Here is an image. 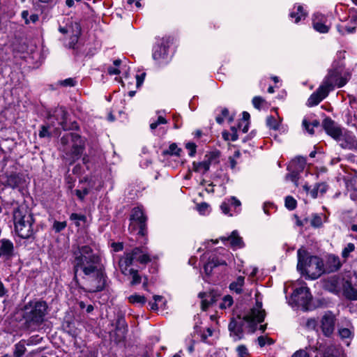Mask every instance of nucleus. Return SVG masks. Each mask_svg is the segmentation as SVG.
Wrapping results in <instances>:
<instances>
[{"mask_svg": "<svg viewBox=\"0 0 357 357\" xmlns=\"http://www.w3.org/2000/svg\"><path fill=\"white\" fill-rule=\"evenodd\" d=\"M71 264L74 280L79 275L85 280L87 291L98 292L106 285V273L99 255L89 245L73 246Z\"/></svg>", "mask_w": 357, "mask_h": 357, "instance_id": "f257e3e1", "label": "nucleus"}, {"mask_svg": "<svg viewBox=\"0 0 357 357\" xmlns=\"http://www.w3.org/2000/svg\"><path fill=\"white\" fill-rule=\"evenodd\" d=\"M265 311L261 309V303L257 304L256 307L250 310V312L242 317L238 314L232 317L228 325L230 335L234 341H238L243 337V327L248 324L250 333H254L257 328V324L261 323L265 318Z\"/></svg>", "mask_w": 357, "mask_h": 357, "instance_id": "f03ea898", "label": "nucleus"}, {"mask_svg": "<svg viewBox=\"0 0 357 357\" xmlns=\"http://www.w3.org/2000/svg\"><path fill=\"white\" fill-rule=\"evenodd\" d=\"M47 304L43 301H31L25 305L22 311V328L29 331H36L45 321Z\"/></svg>", "mask_w": 357, "mask_h": 357, "instance_id": "7ed1b4c3", "label": "nucleus"}, {"mask_svg": "<svg viewBox=\"0 0 357 357\" xmlns=\"http://www.w3.org/2000/svg\"><path fill=\"white\" fill-rule=\"evenodd\" d=\"M297 254V268L301 271L303 274H305L311 279H317L324 273V262L321 258L317 256L310 255V254L303 248L299 249Z\"/></svg>", "mask_w": 357, "mask_h": 357, "instance_id": "20e7f679", "label": "nucleus"}, {"mask_svg": "<svg viewBox=\"0 0 357 357\" xmlns=\"http://www.w3.org/2000/svg\"><path fill=\"white\" fill-rule=\"evenodd\" d=\"M15 230L22 238H29L33 234L34 220L32 213L26 206H20L14 211Z\"/></svg>", "mask_w": 357, "mask_h": 357, "instance_id": "39448f33", "label": "nucleus"}, {"mask_svg": "<svg viewBox=\"0 0 357 357\" xmlns=\"http://www.w3.org/2000/svg\"><path fill=\"white\" fill-rule=\"evenodd\" d=\"M63 151L66 155H70L73 161L78 159L84 149V142L79 135L68 132L63 135L61 139Z\"/></svg>", "mask_w": 357, "mask_h": 357, "instance_id": "423d86ee", "label": "nucleus"}, {"mask_svg": "<svg viewBox=\"0 0 357 357\" xmlns=\"http://www.w3.org/2000/svg\"><path fill=\"white\" fill-rule=\"evenodd\" d=\"M342 69L340 66H333L321 84L325 85V88L329 91L333 90L335 86H343L347 80L342 76Z\"/></svg>", "mask_w": 357, "mask_h": 357, "instance_id": "0eeeda50", "label": "nucleus"}, {"mask_svg": "<svg viewBox=\"0 0 357 357\" xmlns=\"http://www.w3.org/2000/svg\"><path fill=\"white\" fill-rule=\"evenodd\" d=\"M130 225L128 229L130 232H134L138 229V234L140 236H144L146 227V217L144 215L142 210L136 207L132 211L130 217Z\"/></svg>", "mask_w": 357, "mask_h": 357, "instance_id": "6e6552de", "label": "nucleus"}, {"mask_svg": "<svg viewBox=\"0 0 357 357\" xmlns=\"http://www.w3.org/2000/svg\"><path fill=\"white\" fill-rule=\"evenodd\" d=\"M115 330L113 333H110V335L116 342H121L126 339L128 332V325L125 320L124 315L119 312L116 314V318L114 324Z\"/></svg>", "mask_w": 357, "mask_h": 357, "instance_id": "1a4fd4ad", "label": "nucleus"}, {"mask_svg": "<svg viewBox=\"0 0 357 357\" xmlns=\"http://www.w3.org/2000/svg\"><path fill=\"white\" fill-rule=\"evenodd\" d=\"M134 260L142 264H146L151 261V258L142 248H135L130 252L127 253L126 255V266L132 265Z\"/></svg>", "mask_w": 357, "mask_h": 357, "instance_id": "9d476101", "label": "nucleus"}, {"mask_svg": "<svg viewBox=\"0 0 357 357\" xmlns=\"http://www.w3.org/2000/svg\"><path fill=\"white\" fill-rule=\"evenodd\" d=\"M336 318L335 314L328 311L326 312L321 319V331L325 336L330 337L334 332Z\"/></svg>", "mask_w": 357, "mask_h": 357, "instance_id": "9b49d317", "label": "nucleus"}, {"mask_svg": "<svg viewBox=\"0 0 357 357\" xmlns=\"http://www.w3.org/2000/svg\"><path fill=\"white\" fill-rule=\"evenodd\" d=\"M343 280H344V278H340L336 275L330 277L324 281V287L330 292L338 294L342 291Z\"/></svg>", "mask_w": 357, "mask_h": 357, "instance_id": "f8f14e48", "label": "nucleus"}, {"mask_svg": "<svg viewBox=\"0 0 357 357\" xmlns=\"http://www.w3.org/2000/svg\"><path fill=\"white\" fill-rule=\"evenodd\" d=\"M294 301L301 305H307L312 298L309 288L302 287L294 290L292 294Z\"/></svg>", "mask_w": 357, "mask_h": 357, "instance_id": "ddd939ff", "label": "nucleus"}, {"mask_svg": "<svg viewBox=\"0 0 357 357\" xmlns=\"http://www.w3.org/2000/svg\"><path fill=\"white\" fill-rule=\"evenodd\" d=\"M322 125L327 134L335 140L340 139L342 135V129L331 119L326 118Z\"/></svg>", "mask_w": 357, "mask_h": 357, "instance_id": "4468645a", "label": "nucleus"}, {"mask_svg": "<svg viewBox=\"0 0 357 357\" xmlns=\"http://www.w3.org/2000/svg\"><path fill=\"white\" fill-rule=\"evenodd\" d=\"M342 295L348 300L357 301V287L352 283L351 280L344 278L342 284Z\"/></svg>", "mask_w": 357, "mask_h": 357, "instance_id": "2eb2a0df", "label": "nucleus"}, {"mask_svg": "<svg viewBox=\"0 0 357 357\" xmlns=\"http://www.w3.org/2000/svg\"><path fill=\"white\" fill-rule=\"evenodd\" d=\"M330 91L325 88V85L321 84L319 87L314 91L307 100L308 106L317 105L322 100H324Z\"/></svg>", "mask_w": 357, "mask_h": 357, "instance_id": "dca6fc26", "label": "nucleus"}, {"mask_svg": "<svg viewBox=\"0 0 357 357\" xmlns=\"http://www.w3.org/2000/svg\"><path fill=\"white\" fill-rule=\"evenodd\" d=\"M68 112L64 107H56L52 114H49L48 118L51 119L54 118L58 121V123L61 126L62 128L66 130L68 128L66 125Z\"/></svg>", "mask_w": 357, "mask_h": 357, "instance_id": "f3484780", "label": "nucleus"}, {"mask_svg": "<svg viewBox=\"0 0 357 357\" xmlns=\"http://www.w3.org/2000/svg\"><path fill=\"white\" fill-rule=\"evenodd\" d=\"M342 138L340 137L341 141L340 146L343 149H354L357 147V140L353 135L350 133H345L342 135Z\"/></svg>", "mask_w": 357, "mask_h": 357, "instance_id": "a211bd4d", "label": "nucleus"}, {"mask_svg": "<svg viewBox=\"0 0 357 357\" xmlns=\"http://www.w3.org/2000/svg\"><path fill=\"white\" fill-rule=\"evenodd\" d=\"M0 257L4 256L7 258H10L13 255V243L6 238H3L0 241Z\"/></svg>", "mask_w": 357, "mask_h": 357, "instance_id": "6ab92c4d", "label": "nucleus"}, {"mask_svg": "<svg viewBox=\"0 0 357 357\" xmlns=\"http://www.w3.org/2000/svg\"><path fill=\"white\" fill-rule=\"evenodd\" d=\"M220 239L222 241H229L232 247L241 248L244 245L242 238L239 236L237 231H233L229 236L221 237Z\"/></svg>", "mask_w": 357, "mask_h": 357, "instance_id": "aec40b11", "label": "nucleus"}, {"mask_svg": "<svg viewBox=\"0 0 357 357\" xmlns=\"http://www.w3.org/2000/svg\"><path fill=\"white\" fill-rule=\"evenodd\" d=\"M350 25L342 26L337 25V29L339 33L342 35L347 33H352L356 31L357 25V17L353 16L350 20Z\"/></svg>", "mask_w": 357, "mask_h": 357, "instance_id": "412c9836", "label": "nucleus"}, {"mask_svg": "<svg viewBox=\"0 0 357 357\" xmlns=\"http://www.w3.org/2000/svg\"><path fill=\"white\" fill-rule=\"evenodd\" d=\"M326 266L329 272H335L341 268L342 263L337 256L331 255L328 256Z\"/></svg>", "mask_w": 357, "mask_h": 357, "instance_id": "4be33fe9", "label": "nucleus"}, {"mask_svg": "<svg viewBox=\"0 0 357 357\" xmlns=\"http://www.w3.org/2000/svg\"><path fill=\"white\" fill-rule=\"evenodd\" d=\"M22 183V176L19 174L12 173L7 176L6 185L12 188L19 187Z\"/></svg>", "mask_w": 357, "mask_h": 357, "instance_id": "5701e85b", "label": "nucleus"}, {"mask_svg": "<svg viewBox=\"0 0 357 357\" xmlns=\"http://www.w3.org/2000/svg\"><path fill=\"white\" fill-rule=\"evenodd\" d=\"M320 357H343V354L339 348L331 344L326 347Z\"/></svg>", "mask_w": 357, "mask_h": 357, "instance_id": "b1692460", "label": "nucleus"}, {"mask_svg": "<svg viewBox=\"0 0 357 357\" xmlns=\"http://www.w3.org/2000/svg\"><path fill=\"white\" fill-rule=\"evenodd\" d=\"M168 52L167 47L165 45H158L154 47L153 58L154 60L159 61L165 59Z\"/></svg>", "mask_w": 357, "mask_h": 357, "instance_id": "393cba45", "label": "nucleus"}, {"mask_svg": "<svg viewBox=\"0 0 357 357\" xmlns=\"http://www.w3.org/2000/svg\"><path fill=\"white\" fill-rule=\"evenodd\" d=\"M245 278L243 276H238L236 280L229 284L230 290L239 294L243 291L242 287L244 285Z\"/></svg>", "mask_w": 357, "mask_h": 357, "instance_id": "a878e982", "label": "nucleus"}, {"mask_svg": "<svg viewBox=\"0 0 357 357\" xmlns=\"http://www.w3.org/2000/svg\"><path fill=\"white\" fill-rule=\"evenodd\" d=\"M73 26L75 29V33L70 38V42L68 44L70 48H75V45L78 42L79 36L81 32V29L79 24L75 22Z\"/></svg>", "mask_w": 357, "mask_h": 357, "instance_id": "bb28decb", "label": "nucleus"}, {"mask_svg": "<svg viewBox=\"0 0 357 357\" xmlns=\"http://www.w3.org/2000/svg\"><path fill=\"white\" fill-rule=\"evenodd\" d=\"M210 165H211V161L209 160H204L201 162H194L192 164L194 171L199 172L202 169H204V172H207L209 169Z\"/></svg>", "mask_w": 357, "mask_h": 357, "instance_id": "cd10ccee", "label": "nucleus"}, {"mask_svg": "<svg viewBox=\"0 0 357 357\" xmlns=\"http://www.w3.org/2000/svg\"><path fill=\"white\" fill-rule=\"evenodd\" d=\"M181 152V149L177 146L176 144L172 143L169 145L168 149L162 151V155H179Z\"/></svg>", "mask_w": 357, "mask_h": 357, "instance_id": "c85d7f7f", "label": "nucleus"}, {"mask_svg": "<svg viewBox=\"0 0 357 357\" xmlns=\"http://www.w3.org/2000/svg\"><path fill=\"white\" fill-rule=\"evenodd\" d=\"M26 347L22 342H18L15 345L14 356L15 357H21L26 352Z\"/></svg>", "mask_w": 357, "mask_h": 357, "instance_id": "c756f323", "label": "nucleus"}, {"mask_svg": "<svg viewBox=\"0 0 357 357\" xmlns=\"http://www.w3.org/2000/svg\"><path fill=\"white\" fill-rule=\"evenodd\" d=\"M199 297L200 298H206L208 300V302L212 305L217 301L216 294L214 291H210L209 293L206 292H200L199 294Z\"/></svg>", "mask_w": 357, "mask_h": 357, "instance_id": "7c9ffc66", "label": "nucleus"}, {"mask_svg": "<svg viewBox=\"0 0 357 357\" xmlns=\"http://www.w3.org/2000/svg\"><path fill=\"white\" fill-rule=\"evenodd\" d=\"M129 274L132 275V281L130 282L131 285H136L141 282L142 278L138 274V271L135 269H129Z\"/></svg>", "mask_w": 357, "mask_h": 357, "instance_id": "2f4dec72", "label": "nucleus"}, {"mask_svg": "<svg viewBox=\"0 0 357 357\" xmlns=\"http://www.w3.org/2000/svg\"><path fill=\"white\" fill-rule=\"evenodd\" d=\"M266 125L269 128L273 129L275 130L279 128V123L278 120L272 116H269L267 117Z\"/></svg>", "mask_w": 357, "mask_h": 357, "instance_id": "473e14b6", "label": "nucleus"}, {"mask_svg": "<svg viewBox=\"0 0 357 357\" xmlns=\"http://www.w3.org/2000/svg\"><path fill=\"white\" fill-rule=\"evenodd\" d=\"M354 250L355 245L352 243H348L342 252V257L346 260L349 257L350 253L354 252Z\"/></svg>", "mask_w": 357, "mask_h": 357, "instance_id": "72a5a7b5", "label": "nucleus"}, {"mask_svg": "<svg viewBox=\"0 0 357 357\" xmlns=\"http://www.w3.org/2000/svg\"><path fill=\"white\" fill-rule=\"evenodd\" d=\"M70 219L73 221H75V225L79 227L80 225L79 221L85 222L86 220V217L84 215L73 213L70 215Z\"/></svg>", "mask_w": 357, "mask_h": 357, "instance_id": "f704fd0d", "label": "nucleus"}, {"mask_svg": "<svg viewBox=\"0 0 357 357\" xmlns=\"http://www.w3.org/2000/svg\"><path fill=\"white\" fill-rule=\"evenodd\" d=\"M129 301L132 303H139L141 305L146 303V298L140 295H132L129 298Z\"/></svg>", "mask_w": 357, "mask_h": 357, "instance_id": "c9c22d12", "label": "nucleus"}, {"mask_svg": "<svg viewBox=\"0 0 357 357\" xmlns=\"http://www.w3.org/2000/svg\"><path fill=\"white\" fill-rule=\"evenodd\" d=\"M233 298L229 295H227L222 298V302L220 304V308L226 309L229 307L233 304Z\"/></svg>", "mask_w": 357, "mask_h": 357, "instance_id": "e433bc0d", "label": "nucleus"}, {"mask_svg": "<svg viewBox=\"0 0 357 357\" xmlns=\"http://www.w3.org/2000/svg\"><path fill=\"white\" fill-rule=\"evenodd\" d=\"M313 27L316 31L322 33H327L329 30L328 26L319 22H314Z\"/></svg>", "mask_w": 357, "mask_h": 357, "instance_id": "4c0bfd02", "label": "nucleus"}, {"mask_svg": "<svg viewBox=\"0 0 357 357\" xmlns=\"http://www.w3.org/2000/svg\"><path fill=\"white\" fill-rule=\"evenodd\" d=\"M296 200L291 196L285 198V206L289 210H294L296 207Z\"/></svg>", "mask_w": 357, "mask_h": 357, "instance_id": "58836bf2", "label": "nucleus"}, {"mask_svg": "<svg viewBox=\"0 0 357 357\" xmlns=\"http://www.w3.org/2000/svg\"><path fill=\"white\" fill-rule=\"evenodd\" d=\"M209 264L212 266V268H215V267H217L218 266H226L227 265V263L224 260H220L219 259H218L217 257H212L208 261Z\"/></svg>", "mask_w": 357, "mask_h": 357, "instance_id": "ea45409f", "label": "nucleus"}, {"mask_svg": "<svg viewBox=\"0 0 357 357\" xmlns=\"http://www.w3.org/2000/svg\"><path fill=\"white\" fill-rule=\"evenodd\" d=\"M50 126L43 125L40 127V130L39 131L38 135L40 138L43 137H51V133L49 132Z\"/></svg>", "mask_w": 357, "mask_h": 357, "instance_id": "a19ab883", "label": "nucleus"}, {"mask_svg": "<svg viewBox=\"0 0 357 357\" xmlns=\"http://www.w3.org/2000/svg\"><path fill=\"white\" fill-rule=\"evenodd\" d=\"M298 13L292 12L290 14V17L292 18H295V22L298 23L301 18V16H303L304 14L303 13V7L301 6H298L297 8Z\"/></svg>", "mask_w": 357, "mask_h": 357, "instance_id": "79ce46f5", "label": "nucleus"}, {"mask_svg": "<svg viewBox=\"0 0 357 357\" xmlns=\"http://www.w3.org/2000/svg\"><path fill=\"white\" fill-rule=\"evenodd\" d=\"M264 102L265 100L260 96H255L252 99V104L254 107L257 109H260L262 104Z\"/></svg>", "mask_w": 357, "mask_h": 357, "instance_id": "37998d69", "label": "nucleus"}, {"mask_svg": "<svg viewBox=\"0 0 357 357\" xmlns=\"http://www.w3.org/2000/svg\"><path fill=\"white\" fill-rule=\"evenodd\" d=\"M66 227V222H59V221H54L53 225V229L56 232H60L61 231L63 230Z\"/></svg>", "mask_w": 357, "mask_h": 357, "instance_id": "c03bdc74", "label": "nucleus"}, {"mask_svg": "<svg viewBox=\"0 0 357 357\" xmlns=\"http://www.w3.org/2000/svg\"><path fill=\"white\" fill-rule=\"evenodd\" d=\"M322 225V220L320 215L314 214L311 220V225L314 227H319Z\"/></svg>", "mask_w": 357, "mask_h": 357, "instance_id": "a18cd8bd", "label": "nucleus"}, {"mask_svg": "<svg viewBox=\"0 0 357 357\" xmlns=\"http://www.w3.org/2000/svg\"><path fill=\"white\" fill-rule=\"evenodd\" d=\"M167 123V120H166L164 117H162V116H158V120H157L156 121H155V122H153V123H151V125H150V128H151V129L154 130V129H155V128H157L160 124H165V123Z\"/></svg>", "mask_w": 357, "mask_h": 357, "instance_id": "49530a36", "label": "nucleus"}, {"mask_svg": "<svg viewBox=\"0 0 357 357\" xmlns=\"http://www.w3.org/2000/svg\"><path fill=\"white\" fill-rule=\"evenodd\" d=\"M236 351L238 352V357H245L248 354V349L244 345L238 346Z\"/></svg>", "mask_w": 357, "mask_h": 357, "instance_id": "de8ad7c7", "label": "nucleus"}, {"mask_svg": "<svg viewBox=\"0 0 357 357\" xmlns=\"http://www.w3.org/2000/svg\"><path fill=\"white\" fill-rule=\"evenodd\" d=\"M60 84L63 86H73L76 84V81L73 78H68L59 82Z\"/></svg>", "mask_w": 357, "mask_h": 357, "instance_id": "09e8293b", "label": "nucleus"}, {"mask_svg": "<svg viewBox=\"0 0 357 357\" xmlns=\"http://www.w3.org/2000/svg\"><path fill=\"white\" fill-rule=\"evenodd\" d=\"M185 147L187 149L190 150L189 155L190 156L192 157L195 155L196 153V144L192 142H188L186 144Z\"/></svg>", "mask_w": 357, "mask_h": 357, "instance_id": "8fccbe9b", "label": "nucleus"}, {"mask_svg": "<svg viewBox=\"0 0 357 357\" xmlns=\"http://www.w3.org/2000/svg\"><path fill=\"white\" fill-rule=\"evenodd\" d=\"M213 331L212 330V328H207L206 333H204L201 335V340L204 342H206L208 337H211L213 335Z\"/></svg>", "mask_w": 357, "mask_h": 357, "instance_id": "3c124183", "label": "nucleus"}, {"mask_svg": "<svg viewBox=\"0 0 357 357\" xmlns=\"http://www.w3.org/2000/svg\"><path fill=\"white\" fill-rule=\"evenodd\" d=\"M339 335L342 338H348L351 336V333L349 329L343 328L339 330Z\"/></svg>", "mask_w": 357, "mask_h": 357, "instance_id": "603ef678", "label": "nucleus"}, {"mask_svg": "<svg viewBox=\"0 0 357 357\" xmlns=\"http://www.w3.org/2000/svg\"><path fill=\"white\" fill-rule=\"evenodd\" d=\"M303 126L305 128V130L310 134L313 135L314 131L313 127L310 126V123L307 121V119H304L303 120Z\"/></svg>", "mask_w": 357, "mask_h": 357, "instance_id": "864d4df0", "label": "nucleus"}, {"mask_svg": "<svg viewBox=\"0 0 357 357\" xmlns=\"http://www.w3.org/2000/svg\"><path fill=\"white\" fill-rule=\"evenodd\" d=\"M130 266H126V257L124 259H122L120 260L119 261V267H120V269L122 272L123 274L124 275H127V271H128V268Z\"/></svg>", "mask_w": 357, "mask_h": 357, "instance_id": "5fc2aeb1", "label": "nucleus"}, {"mask_svg": "<svg viewBox=\"0 0 357 357\" xmlns=\"http://www.w3.org/2000/svg\"><path fill=\"white\" fill-rule=\"evenodd\" d=\"M291 357H310L309 354L304 349H299L293 354Z\"/></svg>", "mask_w": 357, "mask_h": 357, "instance_id": "6e6d98bb", "label": "nucleus"}, {"mask_svg": "<svg viewBox=\"0 0 357 357\" xmlns=\"http://www.w3.org/2000/svg\"><path fill=\"white\" fill-rule=\"evenodd\" d=\"M89 191L87 188H84L83 190H76L75 194L81 200H82L84 197L89 194Z\"/></svg>", "mask_w": 357, "mask_h": 357, "instance_id": "4d7b16f0", "label": "nucleus"}, {"mask_svg": "<svg viewBox=\"0 0 357 357\" xmlns=\"http://www.w3.org/2000/svg\"><path fill=\"white\" fill-rule=\"evenodd\" d=\"M298 172L293 171L290 174L287 175V179L290 180L291 181L294 183H296L298 178Z\"/></svg>", "mask_w": 357, "mask_h": 357, "instance_id": "13d9d810", "label": "nucleus"}, {"mask_svg": "<svg viewBox=\"0 0 357 357\" xmlns=\"http://www.w3.org/2000/svg\"><path fill=\"white\" fill-rule=\"evenodd\" d=\"M145 76H146L145 73H142L141 75H136V79H137L136 85H137V88L140 87L141 85L142 84V83L144 80Z\"/></svg>", "mask_w": 357, "mask_h": 357, "instance_id": "bf43d9fd", "label": "nucleus"}, {"mask_svg": "<svg viewBox=\"0 0 357 357\" xmlns=\"http://www.w3.org/2000/svg\"><path fill=\"white\" fill-rule=\"evenodd\" d=\"M202 303H201V307L203 311L207 310V309L209 307V306L211 305L209 302L208 298H202Z\"/></svg>", "mask_w": 357, "mask_h": 357, "instance_id": "052dcab7", "label": "nucleus"}, {"mask_svg": "<svg viewBox=\"0 0 357 357\" xmlns=\"http://www.w3.org/2000/svg\"><path fill=\"white\" fill-rule=\"evenodd\" d=\"M316 188L321 194L325 193L327 190V185L324 183L317 184Z\"/></svg>", "mask_w": 357, "mask_h": 357, "instance_id": "680f3d73", "label": "nucleus"}, {"mask_svg": "<svg viewBox=\"0 0 357 357\" xmlns=\"http://www.w3.org/2000/svg\"><path fill=\"white\" fill-rule=\"evenodd\" d=\"M208 204H206L205 202L201 203L200 204L197 205L198 211L202 214H204L205 213V211L208 209Z\"/></svg>", "mask_w": 357, "mask_h": 357, "instance_id": "e2e57ef3", "label": "nucleus"}, {"mask_svg": "<svg viewBox=\"0 0 357 357\" xmlns=\"http://www.w3.org/2000/svg\"><path fill=\"white\" fill-rule=\"evenodd\" d=\"M306 326L310 329H314L317 326V321L313 319H308L306 323Z\"/></svg>", "mask_w": 357, "mask_h": 357, "instance_id": "0e129e2a", "label": "nucleus"}, {"mask_svg": "<svg viewBox=\"0 0 357 357\" xmlns=\"http://www.w3.org/2000/svg\"><path fill=\"white\" fill-rule=\"evenodd\" d=\"M294 161H296L298 163L299 168L303 169L305 165V160L303 157H298L295 159Z\"/></svg>", "mask_w": 357, "mask_h": 357, "instance_id": "69168bd1", "label": "nucleus"}, {"mask_svg": "<svg viewBox=\"0 0 357 357\" xmlns=\"http://www.w3.org/2000/svg\"><path fill=\"white\" fill-rule=\"evenodd\" d=\"M232 134L230 135V140L235 142L238 139L237 129L235 127L231 128Z\"/></svg>", "mask_w": 357, "mask_h": 357, "instance_id": "338daca9", "label": "nucleus"}, {"mask_svg": "<svg viewBox=\"0 0 357 357\" xmlns=\"http://www.w3.org/2000/svg\"><path fill=\"white\" fill-rule=\"evenodd\" d=\"M213 269V268H212V266L209 264L208 262H207L204 266V272L207 275H210L212 273Z\"/></svg>", "mask_w": 357, "mask_h": 357, "instance_id": "774afa93", "label": "nucleus"}]
</instances>
